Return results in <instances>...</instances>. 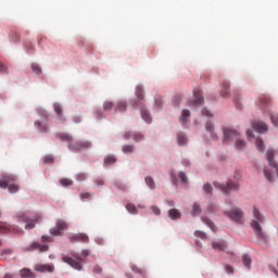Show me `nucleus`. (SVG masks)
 <instances>
[{"label": "nucleus", "instance_id": "e2e57ef3", "mask_svg": "<svg viewBox=\"0 0 278 278\" xmlns=\"http://www.w3.org/2000/svg\"><path fill=\"white\" fill-rule=\"evenodd\" d=\"M41 242H51V237H49V236H43V237L41 238Z\"/></svg>", "mask_w": 278, "mask_h": 278}, {"label": "nucleus", "instance_id": "ddd939ff", "mask_svg": "<svg viewBox=\"0 0 278 278\" xmlns=\"http://www.w3.org/2000/svg\"><path fill=\"white\" fill-rule=\"evenodd\" d=\"M252 129L258 134H266V131H268V126L264 122H254L252 123Z\"/></svg>", "mask_w": 278, "mask_h": 278}, {"label": "nucleus", "instance_id": "7c9ffc66", "mask_svg": "<svg viewBox=\"0 0 278 278\" xmlns=\"http://www.w3.org/2000/svg\"><path fill=\"white\" fill-rule=\"evenodd\" d=\"M191 214L192 216H199V214H201V206L199 203H193Z\"/></svg>", "mask_w": 278, "mask_h": 278}, {"label": "nucleus", "instance_id": "6e6552de", "mask_svg": "<svg viewBox=\"0 0 278 278\" xmlns=\"http://www.w3.org/2000/svg\"><path fill=\"white\" fill-rule=\"evenodd\" d=\"M16 181V177L12 175H4L0 178V188L5 190L10 184H14Z\"/></svg>", "mask_w": 278, "mask_h": 278}, {"label": "nucleus", "instance_id": "7ed1b4c3", "mask_svg": "<svg viewBox=\"0 0 278 278\" xmlns=\"http://www.w3.org/2000/svg\"><path fill=\"white\" fill-rule=\"evenodd\" d=\"M215 188H218L223 192V194H229L230 190H238L240 186L231 180H228L226 186L220 185L219 182L214 184Z\"/></svg>", "mask_w": 278, "mask_h": 278}, {"label": "nucleus", "instance_id": "dca6fc26", "mask_svg": "<svg viewBox=\"0 0 278 278\" xmlns=\"http://www.w3.org/2000/svg\"><path fill=\"white\" fill-rule=\"evenodd\" d=\"M193 94H194L193 105H201V103H203V96H201L200 90L194 89Z\"/></svg>", "mask_w": 278, "mask_h": 278}, {"label": "nucleus", "instance_id": "bf43d9fd", "mask_svg": "<svg viewBox=\"0 0 278 278\" xmlns=\"http://www.w3.org/2000/svg\"><path fill=\"white\" fill-rule=\"evenodd\" d=\"M94 182L97 186H103L105 184L102 178H97Z\"/></svg>", "mask_w": 278, "mask_h": 278}, {"label": "nucleus", "instance_id": "a878e982", "mask_svg": "<svg viewBox=\"0 0 278 278\" xmlns=\"http://www.w3.org/2000/svg\"><path fill=\"white\" fill-rule=\"evenodd\" d=\"M7 188L9 189V192L11 194H16V192H18V190H20L18 185L14 184V181L9 182V186Z\"/></svg>", "mask_w": 278, "mask_h": 278}, {"label": "nucleus", "instance_id": "4468645a", "mask_svg": "<svg viewBox=\"0 0 278 278\" xmlns=\"http://www.w3.org/2000/svg\"><path fill=\"white\" fill-rule=\"evenodd\" d=\"M70 242L75 243V242H85L87 243L88 242V235L86 233H77V235H74L72 237H70Z\"/></svg>", "mask_w": 278, "mask_h": 278}, {"label": "nucleus", "instance_id": "680f3d73", "mask_svg": "<svg viewBox=\"0 0 278 278\" xmlns=\"http://www.w3.org/2000/svg\"><path fill=\"white\" fill-rule=\"evenodd\" d=\"M202 116H208V117H211V116H212V113H210V112L207 111V109H203V110H202Z\"/></svg>", "mask_w": 278, "mask_h": 278}, {"label": "nucleus", "instance_id": "cd10ccee", "mask_svg": "<svg viewBox=\"0 0 278 278\" xmlns=\"http://www.w3.org/2000/svg\"><path fill=\"white\" fill-rule=\"evenodd\" d=\"M136 97L137 99H139V101H142L144 99V90L142 89V87H136Z\"/></svg>", "mask_w": 278, "mask_h": 278}, {"label": "nucleus", "instance_id": "72a5a7b5", "mask_svg": "<svg viewBox=\"0 0 278 278\" xmlns=\"http://www.w3.org/2000/svg\"><path fill=\"white\" fill-rule=\"evenodd\" d=\"M235 147L236 149H244V147H247V141L237 139L235 142Z\"/></svg>", "mask_w": 278, "mask_h": 278}, {"label": "nucleus", "instance_id": "f257e3e1", "mask_svg": "<svg viewBox=\"0 0 278 278\" xmlns=\"http://www.w3.org/2000/svg\"><path fill=\"white\" fill-rule=\"evenodd\" d=\"M253 216L254 218L251 222V227L260 240H266V235L264 230H262V223H264V215L257 210V207L253 208Z\"/></svg>", "mask_w": 278, "mask_h": 278}, {"label": "nucleus", "instance_id": "a18cd8bd", "mask_svg": "<svg viewBox=\"0 0 278 278\" xmlns=\"http://www.w3.org/2000/svg\"><path fill=\"white\" fill-rule=\"evenodd\" d=\"M150 210H152V213L155 215V216H160V214H162V211L160 210V207L155 206V205H152L150 207Z\"/></svg>", "mask_w": 278, "mask_h": 278}, {"label": "nucleus", "instance_id": "a19ab883", "mask_svg": "<svg viewBox=\"0 0 278 278\" xmlns=\"http://www.w3.org/2000/svg\"><path fill=\"white\" fill-rule=\"evenodd\" d=\"M178 177L182 181V184H188V176L186 175V173L179 172Z\"/></svg>", "mask_w": 278, "mask_h": 278}, {"label": "nucleus", "instance_id": "9d476101", "mask_svg": "<svg viewBox=\"0 0 278 278\" xmlns=\"http://www.w3.org/2000/svg\"><path fill=\"white\" fill-rule=\"evenodd\" d=\"M240 134L233 129L224 128V142H229V140H235Z\"/></svg>", "mask_w": 278, "mask_h": 278}, {"label": "nucleus", "instance_id": "37998d69", "mask_svg": "<svg viewBox=\"0 0 278 278\" xmlns=\"http://www.w3.org/2000/svg\"><path fill=\"white\" fill-rule=\"evenodd\" d=\"M270 121H271L274 127H278V114H271Z\"/></svg>", "mask_w": 278, "mask_h": 278}, {"label": "nucleus", "instance_id": "69168bd1", "mask_svg": "<svg viewBox=\"0 0 278 278\" xmlns=\"http://www.w3.org/2000/svg\"><path fill=\"white\" fill-rule=\"evenodd\" d=\"M247 136H248V138H251V136H253V132L251 131V129L247 130Z\"/></svg>", "mask_w": 278, "mask_h": 278}, {"label": "nucleus", "instance_id": "4be33fe9", "mask_svg": "<svg viewBox=\"0 0 278 278\" xmlns=\"http://www.w3.org/2000/svg\"><path fill=\"white\" fill-rule=\"evenodd\" d=\"M202 223L206 225V227H210L212 231H216V226L214 225V222L207 217H202Z\"/></svg>", "mask_w": 278, "mask_h": 278}, {"label": "nucleus", "instance_id": "c756f323", "mask_svg": "<svg viewBox=\"0 0 278 278\" xmlns=\"http://www.w3.org/2000/svg\"><path fill=\"white\" fill-rule=\"evenodd\" d=\"M177 142L179 147H185V144H188V138L184 135H177Z\"/></svg>", "mask_w": 278, "mask_h": 278}, {"label": "nucleus", "instance_id": "aec40b11", "mask_svg": "<svg viewBox=\"0 0 278 278\" xmlns=\"http://www.w3.org/2000/svg\"><path fill=\"white\" fill-rule=\"evenodd\" d=\"M212 247L214 251H225V249H227V245L225 244V242H220V241H214L212 243Z\"/></svg>", "mask_w": 278, "mask_h": 278}, {"label": "nucleus", "instance_id": "5fc2aeb1", "mask_svg": "<svg viewBox=\"0 0 278 278\" xmlns=\"http://www.w3.org/2000/svg\"><path fill=\"white\" fill-rule=\"evenodd\" d=\"M93 273H96V275H101L103 273V268H101L99 265H96L93 267Z\"/></svg>", "mask_w": 278, "mask_h": 278}, {"label": "nucleus", "instance_id": "6ab92c4d", "mask_svg": "<svg viewBox=\"0 0 278 278\" xmlns=\"http://www.w3.org/2000/svg\"><path fill=\"white\" fill-rule=\"evenodd\" d=\"M56 138L62 140V142H68V144L73 143V137L68 134H56Z\"/></svg>", "mask_w": 278, "mask_h": 278}, {"label": "nucleus", "instance_id": "c85d7f7f", "mask_svg": "<svg viewBox=\"0 0 278 278\" xmlns=\"http://www.w3.org/2000/svg\"><path fill=\"white\" fill-rule=\"evenodd\" d=\"M273 157H275V152L273 150H268L267 151V162H269L270 166H277V164H275V161L273 160Z\"/></svg>", "mask_w": 278, "mask_h": 278}, {"label": "nucleus", "instance_id": "423d86ee", "mask_svg": "<svg viewBox=\"0 0 278 278\" xmlns=\"http://www.w3.org/2000/svg\"><path fill=\"white\" fill-rule=\"evenodd\" d=\"M92 144L90 141H78L76 143H68L70 151H84V149H90Z\"/></svg>", "mask_w": 278, "mask_h": 278}, {"label": "nucleus", "instance_id": "f03ea898", "mask_svg": "<svg viewBox=\"0 0 278 278\" xmlns=\"http://www.w3.org/2000/svg\"><path fill=\"white\" fill-rule=\"evenodd\" d=\"M62 262H64V264H68V266H71L75 270H83L84 268V266L81 265L83 260L79 256H75V258L71 256H63Z\"/></svg>", "mask_w": 278, "mask_h": 278}, {"label": "nucleus", "instance_id": "8fccbe9b", "mask_svg": "<svg viewBox=\"0 0 278 278\" xmlns=\"http://www.w3.org/2000/svg\"><path fill=\"white\" fill-rule=\"evenodd\" d=\"M77 181H86V179H88V177L86 176L85 173H79L76 177Z\"/></svg>", "mask_w": 278, "mask_h": 278}, {"label": "nucleus", "instance_id": "f8f14e48", "mask_svg": "<svg viewBox=\"0 0 278 278\" xmlns=\"http://www.w3.org/2000/svg\"><path fill=\"white\" fill-rule=\"evenodd\" d=\"M39 251V253H47L49 251L48 244H40L39 242H34L30 247L26 249V251Z\"/></svg>", "mask_w": 278, "mask_h": 278}, {"label": "nucleus", "instance_id": "b1692460", "mask_svg": "<svg viewBox=\"0 0 278 278\" xmlns=\"http://www.w3.org/2000/svg\"><path fill=\"white\" fill-rule=\"evenodd\" d=\"M146 186H149L150 190H155V180H153V177L147 176L144 178Z\"/></svg>", "mask_w": 278, "mask_h": 278}, {"label": "nucleus", "instance_id": "5701e85b", "mask_svg": "<svg viewBox=\"0 0 278 278\" xmlns=\"http://www.w3.org/2000/svg\"><path fill=\"white\" fill-rule=\"evenodd\" d=\"M205 129L211 135V138H216V132H214V124H212V122H207L205 124Z\"/></svg>", "mask_w": 278, "mask_h": 278}, {"label": "nucleus", "instance_id": "3c124183", "mask_svg": "<svg viewBox=\"0 0 278 278\" xmlns=\"http://www.w3.org/2000/svg\"><path fill=\"white\" fill-rule=\"evenodd\" d=\"M203 190H204V192H206V194H211L212 193V185L204 184Z\"/></svg>", "mask_w": 278, "mask_h": 278}, {"label": "nucleus", "instance_id": "0e129e2a", "mask_svg": "<svg viewBox=\"0 0 278 278\" xmlns=\"http://www.w3.org/2000/svg\"><path fill=\"white\" fill-rule=\"evenodd\" d=\"M5 71H7L5 65L0 63V73H5Z\"/></svg>", "mask_w": 278, "mask_h": 278}, {"label": "nucleus", "instance_id": "bb28decb", "mask_svg": "<svg viewBox=\"0 0 278 278\" xmlns=\"http://www.w3.org/2000/svg\"><path fill=\"white\" fill-rule=\"evenodd\" d=\"M54 112L60 117V121L64 123V116L62 115V106L60 104H54Z\"/></svg>", "mask_w": 278, "mask_h": 278}, {"label": "nucleus", "instance_id": "6e6d98bb", "mask_svg": "<svg viewBox=\"0 0 278 278\" xmlns=\"http://www.w3.org/2000/svg\"><path fill=\"white\" fill-rule=\"evenodd\" d=\"M90 197H92V193H83L80 194V199L81 201H86V199H90Z\"/></svg>", "mask_w": 278, "mask_h": 278}, {"label": "nucleus", "instance_id": "c03bdc74", "mask_svg": "<svg viewBox=\"0 0 278 278\" xmlns=\"http://www.w3.org/2000/svg\"><path fill=\"white\" fill-rule=\"evenodd\" d=\"M256 148L258 151H264V140L256 139Z\"/></svg>", "mask_w": 278, "mask_h": 278}, {"label": "nucleus", "instance_id": "de8ad7c7", "mask_svg": "<svg viewBox=\"0 0 278 278\" xmlns=\"http://www.w3.org/2000/svg\"><path fill=\"white\" fill-rule=\"evenodd\" d=\"M194 236H195L197 238H201L202 240H205V237H206L205 232H203V231H201V230H195V231H194Z\"/></svg>", "mask_w": 278, "mask_h": 278}, {"label": "nucleus", "instance_id": "2f4dec72", "mask_svg": "<svg viewBox=\"0 0 278 278\" xmlns=\"http://www.w3.org/2000/svg\"><path fill=\"white\" fill-rule=\"evenodd\" d=\"M20 275L22 278H31V270L27 268H23L20 270Z\"/></svg>", "mask_w": 278, "mask_h": 278}, {"label": "nucleus", "instance_id": "2eb2a0df", "mask_svg": "<svg viewBox=\"0 0 278 278\" xmlns=\"http://www.w3.org/2000/svg\"><path fill=\"white\" fill-rule=\"evenodd\" d=\"M258 105L262 110H266L270 105V98L262 96L258 98Z\"/></svg>", "mask_w": 278, "mask_h": 278}, {"label": "nucleus", "instance_id": "c9c22d12", "mask_svg": "<svg viewBox=\"0 0 278 278\" xmlns=\"http://www.w3.org/2000/svg\"><path fill=\"white\" fill-rule=\"evenodd\" d=\"M126 210L129 214H138V208H136V205L134 204H127Z\"/></svg>", "mask_w": 278, "mask_h": 278}, {"label": "nucleus", "instance_id": "4d7b16f0", "mask_svg": "<svg viewBox=\"0 0 278 278\" xmlns=\"http://www.w3.org/2000/svg\"><path fill=\"white\" fill-rule=\"evenodd\" d=\"M45 164H53V156H46L43 159Z\"/></svg>", "mask_w": 278, "mask_h": 278}, {"label": "nucleus", "instance_id": "49530a36", "mask_svg": "<svg viewBox=\"0 0 278 278\" xmlns=\"http://www.w3.org/2000/svg\"><path fill=\"white\" fill-rule=\"evenodd\" d=\"M124 153H132L134 152V146L126 144L123 147Z\"/></svg>", "mask_w": 278, "mask_h": 278}, {"label": "nucleus", "instance_id": "ea45409f", "mask_svg": "<svg viewBox=\"0 0 278 278\" xmlns=\"http://www.w3.org/2000/svg\"><path fill=\"white\" fill-rule=\"evenodd\" d=\"M112 108H114L113 102H110V101L104 102L103 109H104L105 112H110V110H112Z\"/></svg>", "mask_w": 278, "mask_h": 278}, {"label": "nucleus", "instance_id": "603ef678", "mask_svg": "<svg viewBox=\"0 0 278 278\" xmlns=\"http://www.w3.org/2000/svg\"><path fill=\"white\" fill-rule=\"evenodd\" d=\"M33 72L36 73L37 75H40V73H42V70L40 68V66L34 64L31 65Z\"/></svg>", "mask_w": 278, "mask_h": 278}, {"label": "nucleus", "instance_id": "f704fd0d", "mask_svg": "<svg viewBox=\"0 0 278 278\" xmlns=\"http://www.w3.org/2000/svg\"><path fill=\"white\" fill-rule=\"evenodd\" d=\"M242 262L247 268H251V256L244 254L242 256Z\"/></svg>", "mask_w": 278, "mask_h": 278}, {"label": "nucleus", "instance_id": "4c0bfd02", "mask_svg": "<svg viewBox=\"0 0 278 278\" xmlns=\"http://www.w3.org/2000/svg\"><path fill=\"white\" fill-rule=\"evenodd\" d=\"M132 138H134L135 142H141V140H144V136H142V134H140V132H135L132 135Z\"/></svg>", "mask_w": 278, "mask_h": 278}, {"label": "nucleus", "instance_id": "09e8293b", "mask_svg": "<svg viewBox=\"0 0 278 278\" xmlns=\"http://www.w3.org/2000/svg\"><path fill=\"white\" fill-rule=\"evenodd\" d=\"M264 176L267 181H273V174L268 169H264Z\"/></svg>", "mask_w": 278, "mask_h": 278}, {"label": "nucleus", "instance_id": "f3484780", "mask_svg": "<svg viewBox=\"0 0 278 278\" xmlns=\"http://www.w3.org/2000/svg\"><path fill=\"white\" fill-rule=\"evenodd\" d=\"M180 123L182 125H186L187 123H190V111L188 109L182 110L181 116H180Z\"/></svg>", "mask_w": 278, "mask_h": 278}, {"label": "nucleus", "instance_id": "13d9d810", "mask_svg": "<svg viewBox=\"0 0 278 278\" xmlns=\"http://www.w3.org/2000/svg\"><path fill=\"white\" fill-rule=\"evenodd\" d=\"M225 270L228 275H231L233 273V267H231V265H226Z\"/></svg>", "mask_w": 278, "mask_h": 278}, {"label": "nucleus", "instance_id": "338daca9", "mask_svg": "<svg viewBox=\"0 0 278 278\" xmlns=\"http://www.w3.org/2000/svg\"><path fill=\"white\" fill-rule=\"evenodd\" d=\"M207 212H208V214H211V212H214V206L210 205V206L207 207Z\"/></svg>", "mask_w": 278, "mask_h": 278}, {"label": "nucleus", "instance_id": "79ce46f5", "mask_svg": "<svg viewBox=\"0 0 278 278\" xmlns=\"http://www.w3.org/2000/svg\"><path fill=\"white\" fill-rule=\"evenodd\" d=\"M117 112H125L127 110V104L125 102H119L117 104Z\"/></svg>", "mask_w": 278, "mask_h": 278}, {"label": "nucleus", "instance_id": "473e14b6", "mask_svg": "<svg viewBox=\"0 0 278 278\" xmlns=\"http://www.w3.org/2000/svg\"><path fill=\"white\" fill-rule=\"evenodd\" d=\"M141 117L143 118V121H146V123H151V113H149V111H142Z\"/></svg>", "mask_w": 278, "mask_h": 278}, {"label": "nucleus", "instance_id": "052dcab7", "mask_svg": "<svg viewBox=\"0 0 278 278\" xmlns=\"http://www.w3.org/2000/svg\"><path fill=\"white\" fill-rule=\"evenodd\" d=\"M124 138H125V140H129V138H134V134L127 131L124 134Z\"/></svg>", "mask_w": 278, "mask_h": 278}, {"label": "nucleus", "instance_id": "412c9836", "mask_svg": "<svg viewBox=\"0 0 278 278\" xmlns=\"http://www.w3.org/2000/svg\"><path fill=\"white\" fill-rule=\"evenodd\" d=\"M229 83L227 81H224L222 84V90H220V96L226 98V97H229Z\"/></svg>", "mask_w": 278, "mask_h": 278}, {"label": "nucleus", "instance_id": "774afa93", "mask_svg": "<svg viewBox=\"0 0 278 278\" xmlns=\"http://www.w3.org/2000/svg\"><path fill=\"white\" fill-rule=\"evenodd\" d=\"M4 278H14V275L13 274H5Z\"/></svg>", "mask_w": 278, "mask_h": 278}, {"label": "nucleus", "instance_id": "864d4df0", "mask_svg": "<svg viewBox=\"0 0 278 278\" xmlns=\"http://www.w3.org/2000/svg\"><path fill=\"white\" fill-rule=\"evenodd\" d=\"M181 101V96H175L173 98V104L177 108L179 105V102Z\"/></svg>", "mask_w": 278, "mask_h": 278}, {"label": "nucleus", "instance_id": "58836bf2", "mask_svg": "<svg viewBox=\"0 0 278 278\" xmlns=\"http://www.w3.org/2000/svg\"><path fill=\"white\" fill-rule=\"evenodd\" d=\"M115 162H116V157H114V156H106L104 159V164H108V165L115 164Z\"/></svg>", "mask_w": 278, "mask_h": 278}, {"label": "nucleus", "instance_id": "9b49d317", "mask_svg": "<svg viewBox=\"0 0 278 278\" xmlns=\"http://www.w3.org/2000/svg\"><path fill=\"white\" fill-rule=\"evenodd\" d=\"M18 228L8 225L4 222H0V233H17Z\"/></svg>", "mask_w": 278, "mask_h": 278}, {"label": "nucleus", "instance_id": "0eeeda50", "mask_svg": "<svg viewBox=\"0 0 278 278\" xmlns=\"http://www.w3.org/2000/svg\"><path fill=\"white\" fill-rule=\"evenodd\" d=\"M66 227H68V225L64 220H58L55 227L50 229V233L52 236H62V231H64Z\"/></svg>", "mask_w": 278, "mask_h": 278}, {"label": "nucleus", "instance_id": "20e7f679", "mask_svg": "<svg viewBox=\"0 0 278 278\" xmlns=\"http://www.w3.org/2000/svg\"><path fill=\"white\" fill-rule=\"evenodd\" d=\"M225 216L235 223H240V220H242V216H244V213L240 208H233L231 211H226Z\"/></svg>", "mask_w": 278, "mask_h": 278}, {"label": "nucleus", "instance_id": "a211bd4d", "mask_svg": "<svg viewBox=\"0 0 278 278\" xmlns=\"http://www.w3.org/2000/svg\"><path fill=\"white\" fill-rule=\"evenodd\" d=\"M168 217L170 220H178V218H181V213L177 208H172L168 212Z\"/></svg>", "mask_w": 278, "mask_h": 278}, {"label": "nucleus", "instance_id": "e433bc0d", "mask_svg": "<svg viewBox=\"0 0 278 278\" xmlns=\"http://www.w3.org/2000/svg\"><path fill=\"white\" fill-rule=\"evenodd\" d=\"M60 184L64 188H67V186H73V180H71L68 178H63V179L60 180Z\"/></svg>", "mask_w": 278, "mask_h": 278}, {"label": "nucleus", "instance_id": "39448f33", "mask_svg": "<svg viewBox=\"0 0 278 278\" xmlns=\"http://www.w3.org/2000/svg\"><path fill=\"white\" fill-rule=\"evenodd\" d=\"M21 218L26 224L25 229H34V227H36V223H38L42 217L40 215H35L34 217L23 215Z\"/></svg>", "mask_w": 278, "mask_h": 278}, {"label": "nucleus", "instance_id": "1a4fd4ad", "mask_svg": "<svg viewBox=\"0 0 278 278\" xmlns=\"http://www.w3.org/2000/svg\"><path fill=\"white\" fill-rule=\"evenodd\" d=\"M35 270L37 273H55V266L53 264L36 265Z\"/></svg>", "mask_w": 278, "mask_h": 278}, {"label": "nucleus", "instance_id": "393cba45", "mask_svg": "<svg viewBox=\"0 0 278 278\" xmlns=\"http://www.w3.org/2000/svg\"><path fill=\"white\" fill-rule=\"evenodd\" d=\"M35 127L38 129V131H40L41 134H47V131H49V127L42 125V123H40L39 121L35 122Z\"/></svg>", "mask_w": 278, "mask_h": 278}]
</instances>
